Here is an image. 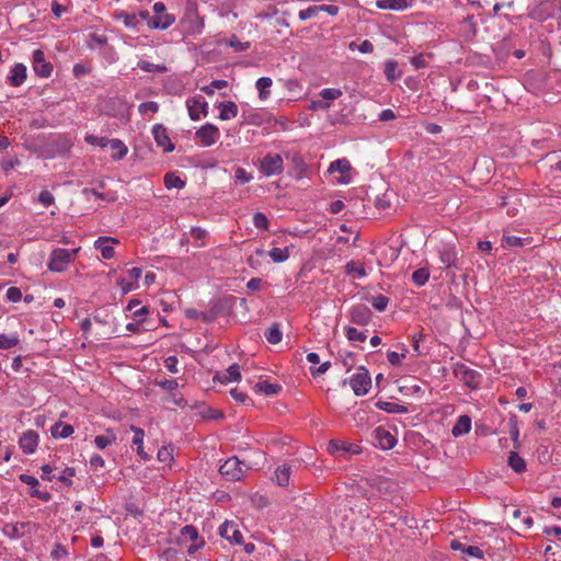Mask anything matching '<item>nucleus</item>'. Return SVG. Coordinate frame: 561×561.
<instances>
[{"label": "nucleus", "mask_w": 561, "mask_h": 561, "mask_svg": "<svg viewBox=\"0 0 561 561\" xmlns=\"http://www.w3.org/2000/svg\"><path fill=\"white\" fill-rule=\"evenodd\" d=\"M130 428L135 433L134 438H133V444L136 446L142 445V440H144V436H145L144 430L136 427L134 425H131Z\"/></svg>", "instance_id": "0e129e2a"}, {"label": "nucleus", "mask_w": 561, "mask_h": 561, "mask_svg": "<svg viewBox=\"0 0 561 561\" xmlns=\"http://www.w3.org/2000/svg\"><path fill=\"white\" fill-rule=\"evenodd\" d=\"M255 389L260 392L267 394V396H272V394H277L282 390V387L277 383H270L267 381H259L255 385Z\"/></svg>", "instance_id": "473e14b6"}, {"label": "nucleus", "mask_w": 561, "mask_h": 561, "mask_svg": "<svg viewBox=\"0 0 561 561\" xmlns=\"http://www.w3.org/2000/svg\"><path fill=\"white\" fill-rule=\"evenodd\" d=\"M116 16L123 18L125 25L128 27H135L139 23L138 16L135 13H126V12L122 11Z\"/></svg>", "instance_id": "a18cd8bd"}, {"label": "nucleus", "mask_w": 561, "mask_h": 561, "mask_svg": "<svg viewBox=\"0 0 561 561\" xmlns=\"http://www.w3.org/2000/svg\"><path fill=\"white\" fill-rule=\"evenodd\" d=\"M80 249L81 248H77L73 250H66L60 248L55 249L50 253L48 268L51 272H64L67 268V266L75 260Z\"/></svg>", "instance_id": "f257e3e1"}, {"label": "nucleus", "mask_w": 561, "mask_h": 561, "mask_svg": "<svg viewBox=\"0 0 561 561\" xmlns=\"http://www.w3.org/2000/svg\"><path fill=\"white\" fill-rule=\"evenodd\" d=\"M345 272L353 277H363L366 275V270L363 265H357L354 261H350L345 265Z\"/></svg>", "instance_id": "4c0bfd02"}, {"label": "nucleus", "mask_w": 561, "mask_h": 561, "mask_svg": "<svg viewBox=\"0 0 561 561\" xmlns=\"http://www.w3.org/2000/svg\"><path fill=\"white\" fill-rule=\"evenodd\" d=\"M268 255L271 256V259L276 262V263H282L284 261H286L289 256V251H288V248H285V249H279V248H273L270 252H268Z\"/></svg>", "instance_id": "ea45409f"}, {"label": "nucleus", "mask_w": 561, "mask_h": 561, "mask_svg": "<svg viewBox=\"0 0 561 561\" xmlns=\"http://www.w3.org/2000/svg\"><path fill=\"white\" fill-rule=\"evenodd\" d=\"M152 134L156 144L163 148L164 152H172L174 150V144L169 137L167 128L162 124H156L152 128Z\"/></svg>", "instance_id": "6e6552de"}, {"label": "nucleus", "mask_w": 561, "mask_h": 561, "mask_svg": "<svg viewBox=\"0 0 561 561\" xmlns=\"http://www.w3.org/2000/svg\"><path fill=\"white\" fill-rule=\"evenodd\" d=\"M351 387L356 396H364L368 392L371 386V379L366 368L359 367L350 380Z\"/></svg>", "instance_id": "423d86ee"}, {"label": "nucleus", "mask_w": 561, "mask_h": 561, "mask_svg": "<svg viewBox=\"0 0 561 561\" xmlns=\"http://www.w3.org/2000/svg\"><path fill=\"white\" fill-rule=\"evenodd\" d=\"M219 534L230 542L241 543L243 541L242 534L233 522H225L219 528Z\"/></svg>", "instance_id": "4468645a"}, {"label": "nucleus", "mask_w": 561, "mask_h": 561, "mask_svg": "<svg viewBox=\"0 0 561 561\" xmlns=\"http://www.w3.org/2000/svg\"><path fill=\"white\" fill-rule=\"evenodd\" d=\"M507 465L516 472V473H523L526 471V461L524 458H522L518 453L516 451H510L508 458H507Z\"/></svg>", "instance_id": "393cba45"}, {"label": "nucleus", "mask_w": 561, "mask_h": 561, "mask_svg": "<svg viewBox=\"0 0 561 561\" xmlns=\"http://www.w3.org/2000/svg\"><path fill=\"white\" fill-rule=\"evenodd\" d=\"M350 319L357 325H367L371 320V311L365 305H357L350 311Z\"/></svg>", "instance_id": "f8f14e48"}, {"label": "nucleus", "mask_w": 561, "mask_h": 561, "mask_svg": "<svg viewBox=\"0 0 561 561\" xmlns=\"http://www.w3.org/2000/svg\"><path fill=\"white\" fill-rule=\"evenodd\" d=\"M524 241V239L515 236H505L502 239L503 244L506 247H523L525 244Z\"/></svg>", "instance_id": "6e6d98bb"}, {"label": "nucleus", "mask_w": 561, "mask_h": 561, "mask_svg": "<svg viewBox=\"0 0 561 561\" xmlns=\"http://www.w3.org/2000/svg\"><path fill=\"white\" fill-rule=\"evenodd\" d=\"M321 12L320 5H311L299 12V19L305 21L318 15Z\"/></svg>", "instance_id": "8fccbe9b"}, {"label": "nucleus", "mask_w": 561, "mask_h": 561, "mask_svg": "<svg viewBox=\"0 0 561 561\" xmlns=\"http://www.w3.org/2000/svg\"><path fill=\"white\" fill-rule=\"evenodd\" d=\"M389 302V298L383 295L373 297L371 305L378 311H385Z\"/></svg>", "instance_id": "09e8293b"}, {"label": "nucleus", "mask_w": 561, "mask_h": 561, "mask_svg": "<svg viewBox=\"0 0 561 561\" xmlns=\"http://www.w3.org/2000/svg\"><path fill=\"white\" fill-rule=\"evenodd\" d=\"M398 62L394 60H388L385 65V76L388 81L393 82L401 76V72L397 73Z\"/></svg>", "instance_id": "e433bc0d"}, {"label": "nucleus", "mask_w": 561, "mask_h": 561, "mask_svg": "<svg viewBox=\"0 0 561 561\" xmlns=\"http://www.w3.org/2000/svg\"><path fill=\"white\" fill-rule=\"evenodd\" d=\"M38 201L44 206L48 207V206L54 204L55 198H54L53 194L49 191H42L39 196H38Z\"/></svg>", "instance_id": "e2e57ef3"}, {"label": "nucleus", "mask_w": 561, "mask_h": 561, "mask_svg": "<svg viewBox=\"0 0 561 561\" xmlns=\"http://www.w3.org/2000/svg\"><path fill=\"white\" fill-rule=\"evenodd\" d=\"M30 526V523H15V524H5L3 526V534L11 539H18L25 535L24 529Z\"/></svg>", "instance_id": "a211bd4d"}, {"label": "nucleus", "mask_w": 561, "mask_h": 561, "mask_svg": "<svg viewBox=\"0 0 561 561\" xmlns=\"http://www.w3.org/2000/svg\"><path fill=\"white\" fill-rule=\"evenodd\" d=\"M376 4L379 9L402 10L410 7L412 0H378Z\"/></svg>", "instance_id": "a878e982"}, {"label": "nucleus", "mask_w": 561, "mask_h": 561, "mask_svg": "<svg viewBox=\"0 0 561 561\" xmlns=\"http://www.w3.org/2000/svg\"><path fill=\"white\" fill-rule=\"evenodd\" d=\"M428 277L430 272L425 267L417 268L412 274L413 282L419 286L424 285L428 280Z\"/></svg>", "instance_id": "a19ab883"}, {"label": "nucleus", "mask_w": 561, "mask_h": 561, "mask_svg": "<svg viewBox=\"0 0 561 561\" xmlns=\"http://www.w3.org/2000/svg\"><path fill=\"white\" fill-rule=\"evenodd\" d=\"M248 467L238 457L228 458L219 468V472L228 481H239Z\"/></svg>", "instance_id": "f03ea898"}, {"label": "nucleus", "mask_w": 561, "mask_h": 561, "mask_svg": "<svg viewBox=\"0 0 561 561\" xmlns=\"http://www.w3.org/2000/svg\"><path fill=\"white\" fill-rule=\"evenodd\" d=\"M108 242L117 243L118 240L111 237H100L94 243L95 248L101 251L102 257L105 260H110L115 255V250L112 245L107 244Z\"/></svg>", "instance_id": "f3484780"}, {"label": "nucleus", "mask_w": 561, "mask_h": 561, "mask_svg": "<svg viewBox=\"0 0 561 561\" xmlns=\"http://www.w3.org/2000/svg\"><path fill=\"white\" fill-rule=\"evenodd\" d=\"M108 146L113 151L112 159L115 161L122 160L127 154L128 149L119 139H110Z\"/></svg>", "instance_id": "cd10ccee"}, {"label": "nucleus", "mask_w": 561, "mask_h": 561, "mask_svg": "<svg viewBox=\"0 0 561 561\" xmlns=\"http://www.w3.org/2000/svg\"><path fill=\"white\" fill-rule=\"evenodd\" d=\"M282 332L278 323L272 324L265 332V337L271 344H277L282 341Z\"/></svg>", "instance_id": "f704fd0d"}, {"label": "nucleus", "mask_w": 561, "mask_h": 561, "mask_svg": "<svg viewBox=\"0 0 561 561\" xmlns=\"http://www.w3.org/2000/svg\"><path fill=\"white\" fill-rule=\"evenodd\" d=\"M234 178L239 184H245L251 181L252 175L248 173L243 168H237Z\"/></svg>", "instance_id": "603ef678"}, {"label": "nucleus", "mask_w": 561, "mask_h": 561, "mask_svg": "<svg viewBox=\"0 0 561 561\" xmlns=\"http://www.w3.org/2000/svg\"><path fill=\"white\" fill-rule=\"evenodd\" d=\"M290 478V467L287 465L279 466L275 470V479L276 483L279 486H286L289 483Z\"/></svg>", "instance_id": "7c9ffc66"}, {"label": "nucleus", "mask_w": 561, "mask_h": 561, "mask_svg": "<svg viewBox=\"0 0 561 561\" xmlns=\"http://www.w3.org/2000/svg\"><path fill=\"white\" fill-rule=\"evenodd\" d=\"M471 430V419L468 415H460L454 425L451 433L455 437L469 433Z\"/></svg>", "instance_id": "4be33fe9"}, {"label": "nucleus", "mask_w": 561, "mask_h": 561, "mask_svg": "<svg viewBox=\"0 0 561 561\" xmlns=\"http://www.w3.org/2000/svg\"><path fill=\"white\" fill-rule=\"evenodd\" d=\"M175 21V18L171 14H162L152 16L149 19V27L150 28H160L165 30L171 26Z\"/></svg>", "instance_id": "412c9836"}, {"label": "nucleus", "mask_w": 561, "mask_h": 561, "mask_svg": "<svg viewBox=\"0 0 561 561\" xmlns=\"http://www.w3.org/2000/svg\"><path fill=\"white\" fill-rule=\"evenodd\" d=\"M19 479L21 482L31 486L30 495L32 497H37L44 502H49L51 500V494L49 492H43L36 488L39 482L35 477L22 473L19 476Z\"/></svg>", "instance_id": "9b49d317"}, {"label": "nucleus", "mask_w": 561, "mask_h": 561, "mask_svg": "<svg viewBox=\"0 0 561 561\" xmlns=\"http://www.w3.org/2000/svg\"><path fill=\"white\" fill-rule=\"evenodd\" d=\"M19 339L15 335L0 334V348L9 350L19 344Z\"/></svg>", "instance_id": "37998d69"}, {"label": "nucleus", "mask_w": 561, "mask_h": 561, "mask_svg": "<svg viewBox=\"0 0 561 561\" xmlns=\"http://www.w3.org/2000/svg\"><path fill=\"white\" fill-rule=\"evenodd\" d=\"M196 138L206 146L209 147L216 142L219 137V129L213 124H206L196 131Z\"/></svg>", "instance_id": "1a4fd4ad"}, {"label": "nucleus", "mask_w": 561, "mask_h": 561, "mask_svg": "<svg viewBox=\"0 0 561 561\" xmlns=\"http://www.w3.org/2000/svg\"><path fill=\"white\" fill-rule=\"evenodd\" d=\"M164 364L169 371L173 374L178 373V358L175 356L165 358Z\"/></svg>", "instance_id": "774afa93"}, {"label": "nucleus", "mask_w": 561, "mask_h": 561, "mask_svg": "<svg viewBox=\"0 0 561 561\" xmlns=\"http://www.w3.org/2000/svg\"><path fill=\"white\" fill-rule=\"evenodd\" d=\"M39 436L37 432L34 430H28L22 434L20 437L19 444L21 449L25 454H33L35 453L37 445H38Z\"/></svg>", "instance_id": "ddd939ff"}, {"label": "nucleus", "mask_w": 561, "mask_h": 561, "mask_svg": "<svg viewBox=\"0 0 561 561\" xmlns=\"http://www.w3.org/2000/svg\"><path fill=\"white\" fill-rule=\"evenodd\" d=\"M557 10V0H543L529 9L528 16L537 22L552 18Z\"/></svg>", "instance_id": "20e7f679"}, {"label": "nucleus", "mask_w": 561, "mask_h": 561, "mask_svg": "<svg viewBox=\"0 0 561 561\" xmlns=\"http://www.w3.org/2000/svg\"><path fill=\"white\" fill-rule=\"evenodd\" d=\"M185 316H186V318L192 319V320H199V319H202L204 322H210V321L214 320L213 316H209L207 313H204V312L198 311V310L193 309V308L186 309L185 310Z\"/></svg>", "instance_id": "79ce46f5"}, {"label": "nucleus", "mask_w": 561, "mask_h": 561, "mask_svg": "<svg viewBox=\"0 0 561 561\" xmlns=\"http://www.w3.org/2000/svg\"><path fill=\"white\" fill-rule=\"evenodd\" d=\"M73 426L62 422H57L51 426V435L55 438H67L73 433Z\"/></svg>", "instance_id": "b1692460"}, {"label": "nucleus", "mask_w": 561, "mask_h": 561, "mask_svg": "<svg viewBox=\"0 0 561 561\" xmlns=\"http://www.w3.org/2000/svg\"><path fill=\"white\" fill-rule=\"evenodd\" d=\"M33 69L42 78H48L51 75L53 65L45 60L44 53L41 49L33 53Z\"/></svg>", "instance_id": "0eeeda50"}, {"label": "nucleus", "mask_w": 561, "mask_h": 561, "mask_svg": "<svg viewBox=\"0 0 561 561\" xmlns=\"http://www.w3.org/2000/svg\"><path fill=\"white\" fill-rule=\"evenodd\" d=\"M181 535L183 537H187L191 540H196L198 538V531L195 526L186 525L181 529Z\"/></svg>", "instance_id": "13d9d810"}, {"label": "nucleus", "mask_w": 561, "mask_h": 561, "mask_svg": "<svg viewBox=\"0 0 561 561\" xmlns=\"http://www.w3.org/2000/svg\"><path fill=\"white\" fill-rule=\"evenodd\" d=\"M272 83V79L268 77H262L256 81V89L259 90V96L261 100L267 99L270 95L268 88Z\"/></svg>", "instance_id": "72a5a7b5"}, {"label": "nucleus", "mask_w": 561, "mask_h": 561, "mask_svg": "<svg viewBox=\"0 0 561 561\" xmlns=\"http://www.w3.org/2000/svg\"><path fill=\"white\" fill-rule=\"evenodd\" d=\"M440 262L445 265L446 268L457 267L458 256L455 248L446 247L440 251L439 254Z\"/></svg>", "instance_id": "aec40b11"}, {"label": "nucleus", "mask_w": 561, "mask_h": 561, "mask_svg": "<svg viewBox=\"0 0 561 561\" xmlns=\"http://www.w3.org/2000/svg\"><path fill=\"white\" fill-rule=\"evenodd\" d=\"M320 95L324 101H333L342 95V91L340 89L328 88L323 89Z\"/></svg>", "instance_id": "de8ad7c7"}, {"label": "nucleus", "mask_w": 561, "mask_h": 561, "mask_svg": "<svg viewBox=\"0 0 561 561\" xmlns=\"http://www.w3.org/2000/svg\"><path fill=\"white\" fill-rule=\"evenodd\" d=\"M291 174L296 179H302L307 172V164L301 156L295 154L291 159Z\"/></svg>", "instance_id": "bb28decb"}, {"label": "nucleus", "mask_w": 561, "mask_h": 561, "mask_svg": "<svg viewBox=\"0 0 561 561\" xmlns=\"http://www.w3.org/2000/svg\"><path fill=\"white\" fill-rule=\"evenodd\" d=\"M220 382L238 381L241 379L240 367L238 364L231 365L222 376H216Z\"/></svg>", "instance_id": "c85d7f7f"}, {"label": "nucleus", "mask_w": 561, "mask_h": 561, "mask_svg": "<svg viewBox=\"0 0 561 561\" xmlns=\"http://www.w3.org/2000/svg\"><path fill=\"white\" fill-rule=\"evenodd\" d=\"M351 170H352L351 163L346 159H337V160L333 161L329 167L330 173H333L335 171L341 173L339 182L342 184H348L351 182V180H352Z\"/></svg>", "instance_id": "9d476101"}, {"label": "nucleus", "mask_w": 561, "mask_h": 561, "mask_svg": "<svg viewBox=\"0 0 561 561\" xmlns=\"http://www.w3.org/2000/svg\"><path fill=\"white\" fill-rule=\"evenodd\" d=\"M157 385L168 391L175 390L179 387V383L175 379H163L160 381L157 380Z\"/></svg>", "instance_id": "680f3d73"}, {"label": "nucleus", "mask_w": 561, "mask_h": 561, "mask_svg": "<svg viewBox=\"0 0 561 561\" xmlns=\"http://www.w3.org/2000/svg\"><path fill=\"white\" fill-rule=\"evenodd\" d=\"M465 553H467L470 557H474V558H479V559H483L484 558L483 551L479 547H477V546H468L465 549Z\"/></svg>", "instance_id": "69168bd1"}, {"label": "nucleus", "mask_w": 561, "mask_h": 561, "mask_svg": "<svg viewBox=\"0 0 561 561\" xmlns=\"http://www.w3.org/2000/svg\"><path fill=\"white\" fill-rule=\"evenodd\" d=\"M164 185L168 188H183L185 186V181H183L180 176H178L173 172H168L164 175Z\"/></svg>", "instance_id": "2f4dec72"}, {"label": "nucleus", "mask_w": 561, "mask_h": 561, "mask_svg": "<svg viewBox=\"0 0 561 561\" xmlns=\"http://www.w3.org/2000/svg\"><path fill=\"white\" fill-rule=\"evenodd\" d=\"M85 141L90 145L104 148V147L108 146L110 139L106 137H98L95 135H88L85 137Z\"/></svg>", "instance_id": "3c124183"}, {"label": "nucleus", "mask_w": 561, "mask_h": 561, "mask_svg": "<svg viewBox=\"0 0 561 561\" xmlns=\"http://www.w3.org/2000/svg\"><path fill=\"white\" fill-rule=\"evenodd\" d=\"M253 225L261 230L268 229V219L263 213H255L253 216Z\"/></svg>", "instance_id": "49530a36"}, {"label": "nucleus", "mask_w": 561, "mask_h": 561, "mask_svg": "<svg viewBox=\"0 0 561 561\" xmlns=\"http://www.w3.org/2000/svg\"><path fill=\"white\" fill-rule=\"evenodd\" d=\"M229 45L232 48H234L236 51H244V50H247L250 47V43L249 42L242 43V42L239 41V38L236 35H233L230 38Z\"/></svg>", "instance_id": "4d7b16f0"}, {"label": "nucleus", "mask_w": 561, "mask_h": 561, "mask_svg": "<svg viewBox=\"0 0 561 561\" xmlns=\"http://www.w3.org/2000/svg\"><path fill=\"white\" fill-rule=\"evenodd\" d=\"M76 473L75 468H66L61 476H59L57 479L58 481L62 482L64 484L70 486L72 484L71 477H73Z\"/></svg>", "instance_id": "bf43d9fd"}, {"label": "nucleus", "mask_w": 561, "mask_h": 561, "mask_svg": "<svg viewBox=\"0 0 561 561\" xmlns=\"http://www.w3.org/2000/svg\"><path fill=\"white\" fill-rule=\"evenodd\" d=\"M116 440V436L112 431H107V435H98L94 443L98 448L104 449Z\"/></svg>", "instance_id": "c9c22d12"}, {"label": "nucleus", "mask_w": 561, "mask_h": 561, "mask_svg": "<svg viewBox=\"0 0 561 561\" xmlns=\"http://www.w3.org/2000/svg\"><path fill=\"white\" fill-rule=\"evenodd\" d=\"M158 110H159V104L153 101L144 102L138 107V111L140 114H146L147 112L157 113Z\"/></svg>", "instance_id": "864d4df0"}, {"label": "nucleus", "mask_w": 561, "mask_h": 561, "mask_svg": "<svg viewBox=\"0 0 561 561\" xmlns=\"http://www.w3.org/2000/svg\"><path fill=\"white\" fill-rule=\"evenodd\" d=\"M186 106L191 119L197 121L201 118V114L207 115L208 104L202 101L201 98H190L186 101Z\"/></svg>", "instance_id": "2eb2a0df"}, {"label": "nucleus", "mask_w": 561, "mask_h": 561, "mask_svg": "<svg viewBox=\"0 0 561 561\" xmlns=\"http://www.w3.org/2000/svg\"><path fill=\"white\" fill-rule=\"evenodd\" d=\"M26 79V67L23 64H16L9 76L8 80L12 87H20Z\"/></svg>", "instance_id": "6ab92c4d"}, {"label": "nucleus", "mask_w": 561, "mask_h": 561, "mask_svg": "<svg viewBox=\"0 0 561 561\" xmlns=\"http://www.w3.org/2000/svg\"><path fill=\"white\" fill-rule=\"evenodd\" d=\"M138 68L147 72H165L167 67L164 65H154L147 60H139L137 64Z\"/></svg>", "instance_id": "58836bf2"}, {"label": "nucleus", "mask_w": 561, "mask_h": 561, "mask_svg": "<svg viewBox=\"0 0 561 561\" xmlns=\"http://www.w3.org/2000/svg\"><path fill=\"white\" fill-rule=\"evenodd\" d=\"M402 353L399 354L397 352H389L387 357H388V360L389 363L392 365V366H400L401 364V359L405 357V353H407V350L402 346Z\"/></svg>", "instance_id": "5fc2aeb1"}, {"label": "nucleus", "mask_w": 561, "mask_h": 561, "mask_svg": "<svg viewBox=\"0 0 561 561\" xmlns=\"http://www.w3.org/2000/svg\"><path fill=\"white\" fill-rule=\"evenodd\" d=\"M7 298L12 302H18L22 299V291L18 287H10L7 290Z\"/></svg>", "instance_id": "052dcab7"}, {"label": "nucleus", "mask_w": 561, "mask_h": 561, "mask_svg": "<svg viewBox=\"0 0 561 561\" xmlns=\"http://www.w3.org/2000/svg\"><path fill=\"white\" fill-rule=\"evenodd\" d=\"M260 169L266 176L280 174L284 170L283 158L278 153H267L261 160Z\"/></svg>", "instance_id": "39448f33"}, {"label": "nucleus", "mask_w": 561, "mask_h": 561, "mask_svg": "<svg viewBox=\"0 0 561 561\" xmlns=\"http://www.w3.org/2000/svg\"><path fill=\"white\" fill-rule=\"evenodd\" d=\"M345 332H346V337L350 341L364 342L366 340V337H367L364 332H360L356 328H353V327H347L345 329Z\"/></svg>", "instance_id": "c03bdc74"}, {"label": "nucleus", "mask_w": 561, "mask_h": 561, "mask_svg": "<svg viewBox=\"0 0 561 561\" xmlns=\"http://www.w3.org/2000/svg\"><path fill=\"white\" fill-rule=\"evenodd\" d=\"M158 459L161 462H167V461L171 460L172 459V449H170L168 447H162L161 449H159Z\"/></svg>", "instance_id": "338daca9"}, {"label": "nucleus", "mask_w": 561, "mask_h": 561, "mask_svg": "<svg viewBox=\"0 0 561 561\" xmlns=\"http://www.w3.org/2000/svg\"><path fill=\"white\" fill-rule=\"evenodd\" d=\"M374 436L380 448L385 450L393 448L397 443L396 437L381 426L374 431Z\"/></svg>", "instance_id": "dca6fc26"}, {"label": "nucleus", "mask_w": 561, "mask_h": 561, "mask_svg": "<svg viewBox=\"0 0 561 561\" xmlns=\"http://www.w3.org/2000/svg\"><path fill=\"white\" fill-rule=\"evenodd\" d=\"M376 405L378 409L386 411L388 413H398V414L408 413L407 407L394 403V402L378 401L376 403Z\"/></svg>", "instance_id": "c756f323"}, {"label": "nucleus", "mask_w": 561, "mask_h": 561, "mask_svg": "<svg viewBox=\"0 0 561 561\" xmlns=\"http://www.w3.org/2000/svg\"><path fill=\"white\" fill-rule=\"evenodd\" d=\"M454 374L470 389H477L482 379V376L479 371L469 368L462 363H457L455 365Z\"/></svg>", "instance_id": "7ed1b4c3"}, {"label": "nucleus", "mask_w": 561, "mask_h": 561, "mask_svg": "<svg viewBox=\"0 0 561 561\" xmlns=\"http://www.w3.org/2000/svg\"><path fill=\"white\" fill-rule=\"evenodd\" d=\"M219 108H220L219 118L222 121L233 118L238 115V106L232 101H226V102L219 103Z\"/></svg>", "instance_id": "5701e85b"}]
</instances>
